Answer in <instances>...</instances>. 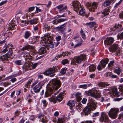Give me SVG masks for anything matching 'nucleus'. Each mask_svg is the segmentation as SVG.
<instances>
[{
  "mask_svg": "<svg viewBox=\"0 0 123 123\" xmlns=\"http://www.w3.org/2000/svg\"><path fill=\"white\" fill-rule=\"evenodd\" d=\"M50 84L51 85L48 88L45 93L44 97H45L50 96L55 90L60 87L62 84L60 80L55 79L52 80Z\"/></svg>",
  "mask_w": 123,
  "mask_h": 123,
  "instance_id": "nucleus-1",
  "label": "nucleus"
},
{
  "mask_svg": "<svg viewBox=\"0 0 123 123\" xmlns=\"http://www.w3.org/2000/svg\"><path fill=\"white\" fill-rule=\"evenodd\" d=\"M42 39L40 42V43H43V45L49 47L51 48L54 47L53 43L49 40L48 36L47 37L44 36L42 38Z\"/></svg>",
  "mask_w": 123,
  "mask_h": 123,
  "instance_id": "nucleus-2",
  "label": "nucleus"
},
{
  "mask_svg": "<svg viewBox=\"0 0 123 123\" xmlns=\"http://www.w3.org/2000/svg\"><path fill=\"white\" fill-rule=\"evenodd\" d=\"M86 58V56L84 54L78 57L75 56L72 60L71 64L74 65L76 64V63H80L83 60L85 59Z\"/></svg>",
  "mask_w": 123,
  "mask_h": 123,
  "instance_id": "nucleus-3",
  "label": "nucleus"
},
{
  "mask_svg": "<svg viewBox=\"0 0 123 123\" xmlns=\"http://www.w3.org/2000/svg\"><path fill=\"white\" fill-rule=\"evenodd\" d=\"M119 111L117 108H112L108 112V115L110 117L113 119L116 118L117 116V113Z\"/></svg>",
  "mask_w": 123,
  "mask_h": 123,
  "instance_id": "nucleus-4",
  "label": "nucleus"
},
{
  "mask_svg": "<svg viewBox=\"0 0 123 123\" xmlns=\"http://www.w3.org/2000/svg\"><path fill=\"white\" fill-rule=\"evenodd\" d=\"M86 5L89 7L90 11L94 12L95 10L97 8L98 4L96 2H94L91 5L90 3H88L86 4Z\"/></svg>",
  "mask_w": 123,
  "mask_h": 123,
  "instance_id": "nucleus-5",
  "label": "nucleus"
},
{
  "mask_svg": "<svg viewBox=\"0 0 123 123\" xmlns=\"http://www.w3.org/2000/svg\"><path fill=\"white\" fill-rule=\"evenodd\" d=\"M43 82L42 81L39 82L38 84L35 86L33 88L35 92L38 93L39 92L40 90L42 88V86L43 85Z\"/></svg>",
  "mask_w": 123,
  "mask_h": 123,
  "instance_id": "nucleus-6",
  "label": "nucleus"
},
{
  "mask_svg": "<svg viewBox=\"0 0 123 123\" xmlns=\"http://www.w3.org/2000/svg\"><path fill=\"white\" fill-rule=\"evenodd\" d=\"M57 70V67H53L52 68H50L46 70L44 73V74L46 75H48L56 72Z\"/></svg>",
  "mask_w": 123,
  "mask_h": 123,
  "instance_id": "nucleus-7",
  "label": "nucleus"
},
{
  "mask_svg": "<svg viewBox=\"0 0 123 123\" xmlns=\"http://www.w3.org/2000/svg\"><path fill=\"white\" fill-rule=\"evenodd\" d=\"M73 9L76 12L78 11L80 8L81 7L80 5V3L78 1H74L73 2Z\"/></svg>",
  "mask_w": 123,
  "mask_h": 123,
  "instance_id": "nucleus-8",
  "label": "nucleus"
},
{
  "mask_svg": "<svg viewBox=\"0 0 123 123\" xmlns=\"http://www.w3.org/2000/svg\"><path fill=\"white\" fill-rule=\"evenodd\" d=\"M89 102L90 104L88 105L91 107L92 110H95L97 106L95 101L93 99L91 98Z\"/></svg>",
  "mask_w": 123,
  "mask_h": 123,
  "instance_id": "nucleus-9",
  "label": "nucleus"
},
{
  "mask_svg": "<svg viewBox=\"0 0 123 123\" xmlns=\"http://www.w3.org/2000/svg\"><path fill=\"white\" fill-rule=\"evenodd\" d=\"M101 122L108 121V118L107 116L104 112H102L101 116L99 119Z\"/></svg>",
  "mask_w": 123,
  "mask_h": 123,
  "instance_id": "nucleus-10",
  "label": "nucleus"
},
{
  "mask_svg": "<svg viewBox=\"0 0 123 123\" xmlns=\"http://www.w3.org/2000/svg\"><path fill=\"white\" fill-rule=\"evenodd\" d=\"M121 27L122 25H121L116 24L115 26L113 28H110V29L111 30V31H115L116 30L118 32L122 31L123 30V27L121 28Z\"/></svg>",
  "mask_w": 123,
  "mask_h": 123,
  "instance_id": "nucleus-11",
  "label": "nucleus"
},
{
  "mask_svg": "<svg viewBox=\"0 0 123 123\" xmlns=\"http://www.w3.org/2000/svg\"><path fill=\"white\" fill-rule=\"evenodd\" d=\"M117 88H111L110 89V92L113 95L117 97L119 96L118 93L117 92Z\"/></svg>",
  "mask_w": 123,
  "mask_h": 123,
  "instance_id": "nucleus-12",
  "label": "nucleus"
},
{
  "mask_svg": "<svg viewBox=\"0 0 123 123\" xmlns=\"http://www.w3.org/2000/svg\"><path fill=\"white\" fill-rule=\"evenodd\" d=\"M114 41V38L110 37L106 38L104 41V43L106 45H110L113 43Z\"/></svg>",
  "mask_w": 123,
  "mask_h": 123,
  "instance_id": "nucleus-13",
  "label": "nucleus"
},
{
  "mask_svg": "<svg viewBox=\"0 0 123 123\" xmlns=\"http://www.w3.org/2000/svg\"><path fill=\"white\" fill-rule=\"evenodd\" d=\"M118 48V45L116 44H114L109 48V50L110 52H113L115 51H117V50Z\"/></svg>",
  "mask_w": 123,
  "mask_h": 123,
  "instance_id": "nucleus-14",
  "label": "nucleus"
},
{
  "mask_svg": "<svg viewBox=\"0 0 123 123\" xmlns=\"http://www.w3.org/2000/svg\"><path fill=\"white\" fill-rule=\"evenodd\" d=\"M16 27V26L15 25L13 21H12L9 24L8 27V29L9 30H12L15 28Z\"/></svg>",
  "mask_w": 123,
  "mask_h": 123,
  "instance_id": "nucleus-15",
  "label": "nucleus"
},
{
  "mask_svg": "<svg viewBox=\"0 0 123 123\" xmlns=\"http://www.w3.org/2000/svg\"><path fill=\"white\" fill-rule=\"evenodd\" d=\"M56 8L59 10L60 12V13L66 10L67 7L66 6H64L62 5H60L57 6Z\"/></svg>",
  "mask_w": 123,
  "mask_h": 123,
  "instance_id": "nucleus-16",
  "label": "nucleus"
},
{
  "mask_svg": "<svg viewBox=\"0 0 123 123\" xmlns=\"http://www.w3.org/2000/svg\"><path fill=\"white\" fill-rule=\"evenodd\" d=\"M92 110L91 107L88 105L87 107L84 108L83 110V111L85 113V115H87L88 114H90L91 111Z\"/></svg>",
  "mask_w": 123,
  "mask_h": 123,
  "instance_id": "nucleus-17",
  "label": "nucleus"
},
{
  "mask_svg": "<svg viewBox=\"0 0 123 123\" xmlns=\"http://www.w3.org/2000/svg\"><path fill=\"white\" fill-rule=\"evenodd\" d=\"M109 61V59H104L100 62L101 65L102 67L104 68L105 67L106 65Z\"/></svg>",
  "mask_w": 123,
  "mask_h": 123,
  "instance_id": "nucleus-18",
  "label": "nucleus"
},
{
  "mask_svg": "<svg viewBox=\"0 0 123 123\" xmlns=\"http://www.w3.org/2000/svg\"><path fill=\"white\" fill-rule=\"evenodd\" d=\"M23 68L24 70L26 71L31 69L30 66L29 64L27 63H25L23 66Z\"/></svg>",
  "mask_w": 123,
  "mask_h": 123,
  "instance_id": "nucleus-19",
  "label": "nucleus"
},
{
  "mask_svg": "<svg viewBox=\"0 0 123 123\" xmlns=\"http://www.w3.org/2000/svg\"><path fill=\"white\" fill-rule=\"evenodd\" d=\"M64 94L63 92H61L56 98V101H58L59 102L61 101L62 99V96L64 95Z\"/></svg>",
  "mask_w": 123,
  "mask_h": 123,
  "instance_id": "nucleus-20",
  "label": "nucleus"
},
{
  "mask_svg": "<svg viewBox=\"0 0 123 123\" xmlns=\"http://www.w3.org/2000/svg\"><path fill=\"white\" fill-rule=\"evenodd\" d=\"M80 8L78 11L77 12L79 14L81 15L85 12V9L82 7Z\"/></svg>",
  "mask_w": 123,
  "mask_h": 123,
  "instance_id": "nucleus-21",
  "label": "nucleus"
},
{
  "mask_svg": "<svg viewBox=\"0 0 123 123\" xmlns=\"http://www.w3.org/2000/svg\"><path fill=\"white\" fill-rule=\"evenodd\" d=\"M12 34V33L11 32H9L8 33H3L2 35V37H3L4 38H6L7 40L8 39L7 37L9 36H11Z\"/></svg>",
  "mask_w": 123,
  "mask_h": 123,
  "instance_id": "nucleus-22",
  "label": "nucleus"
},
{
  "mask_svg": "<svg viewBox=\"0 0 123 123\" xmlns=\"http://www.w3.org/2000/svg\"><path fill=\"white\" fill-rule=\"evenodd\" d=\"M9 57L6 54L4 55H3L2 56H1L0 57V59L3 62L5 60V62H6L7 61V59Z\"/></svg>",
  "mask_w": 123,
  "mask_h": 123,
  "instance_id": "nucleus-23",
  "label": "nucleus"
},
{
  "mask_svg": "<svg viewBox=\"0 0 123 123\" xmlns=\"http://www.w3.org/2000/svg\"><path fill=\"white\" fill-rule=\"evenodd\" d=\"M112 1V0H107L104 2V6L105 7L108 6L110 5Z\"/></svg>",
  "mask_w": 123,
  "mask_h": 123,
  "instance_id": "nucleus-24",
  "label": "nucleus"
},
{
  "mask_svg": "<svg viewBox=\"0 0 123 123\" xmlns=\"http://www.w3.org/2000/svg\"><path fill=\"white\" fill-rule=\"evenodd\" d=\"M24 62L22 60H20L15 61L14 62L15 64L18 66H20L22 65Z\"/></svg>",
  "mask_w": 123,
  "mask_h": 123,
  "instance_id": "nucleus-25",
  "label": "nucleus"
},
{
  "mask_svg": "<svg viewBox=\"0 0 123 123\" xmlns=\"http://www.w3.org/2000/svg\"><path fill=\"white\" fill-rule=\"evenodd\" d=\"M96 69V67L94 65H91L89 67V70L90 72L94 71Z\"/></svg>",
  "mask_w": 123,
  "mask_h": 123,
  "instance_id": "nucleus-26",
  "label": "nucleus"
},
{
  "mask_svg": "<svg viewBox=\"0 0 123 123\" xmlns=\"http://www.w3.org/2000/svg\"><path fill=\"white\" fill-rule=\"evenodd\" d=\"M31 35V33L30 32L27 31L25 32L24 37L26 39H27Z\"/></svg>",
  "mask_w": 123,
  "mask_h": 123,
  "instance_id": "nucleus-27",
  "label": "nucleus"
},
{
  "mask_svg": "<svg viewBox=\"0 0 123 123\" xmlns=\"http://www.w3.org/2000/svg\"><path fill=\"white\" fill-rule=\"evenodd\" d=\"M66 20V19H58L55 20V23L56 25L61 22H64Z\"/></svg>",
  "mask_w": 123,
  "mask_h": 123,
  "instance_id": "nucleus-28",
  "label": "nucleus"
},
{
  "mask_svg": "<svg viewBox=\"0 0 123 123\" xmlns=\"http://www.w3.org/2000/svg\"><path fill=\"white\" fill-rule=\"evenodd\" d=\"M67 104L70 107H73L75 105L74 102L73 100H70L68 101Z\"/></svg>",
  "mask_w": 123,
  "mask_h": 123,
  "instance_id": "nucleus-29",
  "label": "nucleus"
},
{
  "mask_svg": "<svg viewBox=\"0 0 123 123\" xmlns=\"http://www.w3.org/2000/svg\"><path fill=\"white\" fill-rule=\"evenodd\" d=\"M109 12L110 11L108 9L106 8L102 12V13L105 16L108 14Z\"/></svg>",
  "mask_w": 123,
  "mask_h": 123,
  "instance_id": "nucleus-30",
  "label": "nucleus"
},
{
  "mask_svg": "<svg viewBox=\"0 0 123 123\" xmlns=\"http://www.w3.org/2000/svg\"><path fill=\"white\" fill-rule=\"evenodd\" d=\"M37 18H34L30 20L29 22L31 24H36L37 23Z\"/></svg>",
  "mask_w": 123,
  "mask_h": 123,
  "instance_id": "nucleus-31",
  "label": "nucleus"
},
{
  "mask_svg": "<svg viewBox=\"0 0 123 123\" xmlns=\"http://www.w3.org/2000/svg\"><path fill=\"white\" fill-rule=\"evenodd\" d=\"M65 121V120L64 117H62L61 118H58L57 119V123H63Z\"/></svg>",
  "mask_w": 123,
  "mask_h": 123,
  "instance_id": "nucleus-32",
  "label": "nucleus"
},
{
  "mask_svg": "<svg viewBox=\"0 0 123 123\" xmlns=\"http://www.w3.org/2000/svg\"><path fill=\"white\" fill-rule=\"evenodd\" d=\"M45 49L43 47L41 48L39 50V53L41 54H44L46 52Z\"/></svg>",
  "mask_w": 123,
  "mask_h": 123,
  "instance_id": "nucleus-33",
  "label": "nucleus"
},
{
  "mask_svg": "<svg viewBox=\"0 0 123 123\" xmlns=\"http://www.w3.org/2000/svg\"><path fill=\"white\" fill-rule=\"evenodd\" d=\"M109 84L103 82L99 83L98 84V85L100 87H104L108 86L109 85Z\"/></svg>",
  "mask_w": 123,
  "mask_h": 123,
  "instance_id": "nucleus-34",
  "label": "nucleus"
},
{
  "mask_svg": "<svg viewBox=\"0 0 123 123\" xmlns=\"http://www.w3.org/2000/svg\"><path fill=\"white\" fill-rule=\"evenodd\" d=\"M96 23L95 22H92L86 23V25H88L89 27L90 28H91L93 26H94L95 25H96Z\"/></svg>",
  "mask_w": 123,
  "mask_h": 123,
  "instance_id": "nucleus-35",
  "label": "nucleus"
},
{
  "mask_svg": "<svg viewBox=\"0 0 123 123\" xmlns=\"http://www.w3.org/2000/svg\"><path fill=\"white\" fill-rule=\"evenodd\" d=\"M97 92V91L96 90H94L92 91L91 92L89 93V95H91L92 97H93L94 96V94L96 93V92Z\"/></svg>",
  "mask_w": 123,
  "mask_h": 123,
  "instance_id": "nucleus-36",
  "label": "nucleus"
},
{
  "mask_svg": "<svg viewBox=\"0 0 123 123\" xmlns=\"http://www.w3.org/2000/svg\"><path fill=\"white\" fill-rule=\"evenodd\" d=\"M81 95V94L79 92H78L76 94L75 96H76V98L78 99V101H79L81 99V98L80 97V96Z\"/></svg>",
  "mask_w": 123,
  "mask_h": 123,
  "instance_id": "nucleus-37",
  "label": "nucleus"
},
{
  "mask_svg": "<svg viewBox=\"0 0 123 123\" xmlns=\"http://www.w3.org/2000/svg\"><path fill=\"white\" fill-rule=\"evenodd\" d=\"M66 24L65 23L64 24L61 25L59 27H57V28L60 30L62 31L64 30L65 29V26H64V25Z\"/></svg>",
  "mask_w": 123,
  "mask_h": 123,
  "instance_id": "nucleus-38",
  "label": "nucleus"
},
{
  "mask_svg": "<svg viewBox=\"0 0 123 123\" xmlns=\"http://www.w3.org/2000/svg\"><path fill=\"white\" fill-rule=\"evenodd\" d=\"M32 48V47L31 46L29 45H27L25 46L22 49L23 50H27L29 49H31Z\"/></svg>",
  "mask_w": 123,
  "mask_h": 123,
  "instance_id": "nucleus-39",
  "label": "nucleus"
},
{
  "mask_svg": "<svg viewBox=\"0 0 123 123\" xmlns=\"http://www.w3.org/2000/svg\"><path fill=\"white\" fill-rule=\"evenodd\" d=\"M12 49V48H10L9 51L6 54L7 55L9 58L12 55V52L11 51Z\"/></svg>",
  "mask_w": 123,
  "mask_h": 123,
  "instance_id": "nucleus-40",
  "label": "nucleus"
},
{
  "mask_svg": "<svg viewBox=\"0 0 123 123\" xmlns=\"http://www.w3.org/2000/svg\"><path fill=\"white\" fill-rule=\"evenodd\" d=\"M69 61L67 59H64L62 61V63L63 65L66 64H68L69 63Z\"/></svg>",
  "mask_w": 123,
  "mask_h": 123,
  "instance_id": "nucleus-41",
  "label": "nucleus"
},
{
  "mask_svg": "<svg viewBox=\"0 0 123 123\" xmlns=\"http://www.w3.org/2000/svg\"><path fill=\"white\" fill-rule=\"evenodd\" d=\"M49 100L51 102H53L54 103H55L56 102V99L53 97L49 98Z\"/></svg>",
  "mask_w": 123,
  "mask_h": 123,
  "instance_id": "nucleus-42",
  "label": "nucleus"
},
{
  "mask_svg": "<svg viewBox=\"0 0 123 123\" xmlns=\"http://www.w3.org/2000/svg\"><path fill=\"white\" fill-rule=\"evenodd\" d=\"M80 34L82 38L84 39H85L86 38L84 32L83 30H81L80 31Z\"/></svg>",
  "mask_w": 123,
  "mask_h": 123,
  "instance_id": "nucleus-43",
  "label": "nucleus"
},
{
  "mask_svg": "<svg viewBox=\"0 0 123 123\" xmlns=\"http://www.w3.org/2000/svg\"><path fill=\"white\" fill-rule=\"evenodd\" d=\"M42 103L43 105V106L44 107H46L47 106L48 103L45 100H43L42 101Z\"/></svg>",
  "mask_w": 123,
  "mask_h": 123,
  "instance_id": "nucleus-44",
  "label": "nucleus"
},
{
  "mask_svg": "<svg viewBox=\"0 0 123 123\" xmlns=\"http://www.w3.org/2000/svg\"><path fill=\"white\" fill-rule=\"evenodd\" d=\"M87 87V84H84L81 85L79 86V88H82L84 89H86Z\"/></svg>",
  "mask_w": 123,
  "mask_h": 123,
  "instance_id": "nucleus-45",
  "label": "nucleus"
},
{
  "mask_svg": "<svg viewBox=\"0 0 123 123\" xmlns=\"http://www.w3.org/2000/svg\"><path fill=\"white\" fill-rule=\"evenodd\" d=\"M43 117L42 114H40L38 117V118L40 119L41 121L43 122H44V121Z\"/></svg>",
  "mask_w": 123,
  "mask_h": 123,
  "instance_id": "nucleus-46",
  "label": "nucleus"
},
{
  "mask_svg": "<svg viewBox=\"0 0 123 123\" xmlns=\"http://www.w3.org/2000/svg\"><path fill=\"white\" fill-rule=\"evenodd\" d=\"M118 38L120 39H123V31L121 34L118 35Z\"/></svg>",
  "mask_w": 123,
  "mask_h": 123,
  "instance_id": "nucleus-47",
  "label": "nucleus"
},
{
  "mask_svg": "<svg viewBox=\"0 0 123 123\" xmlns=\"http://www.w3.org/2000/svg\"><path fill=\"white\" fill-rule=\"evenodd\" d=\"M95 94L94 96L93 97L95 98H97L99 97L100 96V94L99 93L97 92Z\"/></svg>",
  "mask_w": 123,
  "mask_h": 123,
  "instance_id": "nucleus-48",
  "label": "nucleus"
},
{
  "mask_svg": "<svg viewBox=\"0 0 123 123\" xmlns=\"http://www.w3.org/2000/svg\"><path fill=\"white\" fill-rule=\"evenodd\" d=\"M35 7L36 9V12H34V13H36L41 12V11H42V10L39 9V8L37 7L36 6Z\"/></svg>",
  "mask_w": 123,
  "mask_h": 123,
  "instance_id": "nucleus-49",
  "label": "nucleus"
},
{
  "mask_svg": "<svg viewBox=\"0 0 123 123\" xmlns=\"http://www.w3.org/2000/svg\"><path fill=\"white\" fill-rule=\"evenodd\" d=\"M67 69V68H64L62 69L60 71L61 73L63 74H65Z\"/></svg>",
  "mask_w": 123,
  "mask_h": 123,
  "instance_id": "nucleus-50",
  "label": "nucleus"
},
{
  "mask_svg": "<svg viewBox=\"0 0 123 123\" xmlns=\"http://www.w3.org/2000/svg\"><path fill=\"white\" fill-rule=\"evenodd\" d=\"M114 63V61H111L110 62V63H109L108 64V67H111L113 65V63Z\"/></svg>",
  "mask_w": 123,
  "mask_h": 123,
  "instance_id": "nucleus-51",
  "label": "nucleus"
},
{
  "mask_svg": "<svg viewBox=\"0 0 123 123\" xmlns=\"http://www.w3.org/2000/svg\"><path fill=\"white\" fill-rule=\"evenodd\" d=\"M111 73L110 72L106 73L105 74V76L106 77L109 76L111 77Z\"/></svg>",
  "mask_w": 123,
  "mask_h": 123,
  "instance_id": "nucleus-52",
  "label": "nucleus"
},
{
  "mask_svg": "<svg viewBox=\"0 0 123 123\" xmlns=\"http://www.w3.org/2000/svg\"><path fill=\"white\" fill-rule=\"evenodd\" d=\"M121 69L120 68H119L116 69L115 71L116 73L117 74H119L120 73Z\"/></svg>",
  "mask_w": 123,
  "mask_h": 123,
  "instance_id": "nucleus-53",
  "label": "nucleus"
},
{
  "mask_svg": "<svg viewBox=\"0 0 123 123\" xmlns=\"http://www.w3.org/2000/svg\"><path fill=\"white\" fill-rule=\"evenodd\" d=\"M6 76L5 75H3L1 76L0 77V80L2 81L5 80H4V79H5Z\"/></svg>",
  "mask_w": 123,
  "mask_h": 123,
  "instance_id": "nucleus-54",
  "label": "nucleus"
},
{
  "mask_svg": "<svg viewBox=\"0 0 123 123\" xmlns=\"http://www.w3.org/2000/svg\"><path fill=\"white\" fill-rule=\"evenodd\" d=\"M35 7L32 6L28 8V12H30L33 10L34 9Z\"/></svg>",
  "mask_w": 123,
  "mask_h": 123,
  "instance_id": "nucleus-55",
  "label": "nucleus"
},
{
  "mask_svg": "<svg viewBox=\"0 0 123 123\" xmlns=\"http://www.w3.org/2000/svg\"><path fill=\"white\" fill-rule=\"evenodd\" d=\"M68 36L69 35L67 33H65L63 34V37L65 39H66L68 37V39L70 37Z\"/></svg>",
  "mask_w": 123,
  "mask_h": 123,
  "instance_id": "nucleus-56",
  "label": "nucleus"
},
{
  "mask_svg": "<svg viewBox=\"0 0 123 123\" xmlns=\"http://www.w3.org/2000/svg\"><path fill=\"white\" fill-rule=\"evenodd\" d=\"M119 90L121 92H123V86L120 85L119 86Z\"/></svg>",
  "mask_w": 123,
  "mask_h": 123,
  "instance_id": "nucleus-57",
  "label": "nucleus"
},
{
  "mask_svg": "<svg viewBox=\"0 0 123 123\" xmlns=\"http://www.w3.org/2000/svg\"><path fill=\"white\" fill-rule=\"evenodd\" d=\"M70 53H69L68 52H66L65 53L62 54L61 55V56H64V55H70Z\"/></svg>",
  "mask_w": 123,
  "mask_h": 123,
  "instance_id": "nucleus-58",
  "label": "nucleus"
},
{
  "mask_svg": "<svg viewBox=\"0 0 123 123\" xmlns=\"http://www.w3.org/2000/svg\"><path fill=\"white\" fill-rule=\"evenodd\" d=\"M61 55H58V56H56L53 59V61H55L56 60L58 59V58H60L61 56Z\"/></svg>",
  "mask_w": 123,
  "mask_h": 123,
  "instance_id": "nucleus-59",
  "label": "nucleus"
},
{
  "mask_svg": "<svg viewBox=\"0 0 123 123\" xmlns=\"http://www.w3.org/2000/svg\"><path fill=\"white\" fill-rule=\"evenodd\" d=\"M10 83L8 82H6L3 83V86L5 87H6V86L10 85Z\"/></svg>",
  "mask_w": 123,
  "mask_h": 123,
  "instance_id": "nucleus-60",
  "label": "nucleus"
},
{
  "mask_svg": "<svg viewBox=\"0 0 123 123\" xmlns=\"http://www.w3.org/2000/svg\"><path fill=\"white\" fill-rule=\"evenodd\" d=\"M56 40L57 42L60 41L61 39V37L60 36H58L56 38Z\"/></svg>",
  "mask_w": 123,
  "mask_h": 123,
  "instance_id": "nucleus-61",
  "label": "nucleus"
},
{
  "mask_svg": "<svg viewBox=\"0 0 123 123\" xmlns=\"http://www.w3.org/2000/svg\"><path fill=\"white\" fill-rule=\"evenodd\" d=\"M21 22L22 23H23L22 25L23 26H25L26 25V20H21Z\"/></svg>",
  "mask_w": 123,
  "mask_h": 123,
  "instance_id": "nucleus-62",
  "label": "nucleus"
},
{
  "mask_svg": "<svg viewBox=\"0 0 123 123\" xmlns=\"http://www.w3.org/2000/svg\"><path fill=\"white\" fill-rule=\"evenodd\" d=\"M87 99L86 98H83L82 100V102L83 104H85L86 102L87 101Z\"/></svg>",
  "mask_w": 123,
  "mask_h": 123,
  "instance_id": "nucleus-63",
  "label": "nucleus"
},
{
  "mask_svg": "<svg viewBox=\"0 0 123 123\" xmlns=\"http://www.w3.org/2000/svg\"><path fill=\"white\" fill-rule=\"evenodd\" d=\"M7 2V0H6L1 2L0 3V6H1L2 5L5 4Z\"/></svg>",
  "mask_w": 123,
  "mask_h": 123,
  "instance_id": "nucleus-64",
  "label": "nucleus"
}]
</instances>
